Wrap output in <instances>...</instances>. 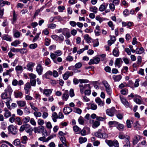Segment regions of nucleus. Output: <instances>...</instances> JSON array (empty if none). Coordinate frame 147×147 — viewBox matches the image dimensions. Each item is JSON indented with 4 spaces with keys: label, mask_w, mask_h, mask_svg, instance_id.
Masks as SVG:
<instances>
[{
    "label": "nucleus",
    "mask_w": 147,
    "mask_h": 147,
    "mask_svg": "<svg viewBox=\"0 0 147 147\" xmlns=\"http://www.w3.org/2000/svg\"><path fill=\"white\" fill-rule=\"evenodd\" d=\"M94 136L98 138L105 139L108 138L107 134L102 129H99L94 132Z\"/></svg>",
    "instance_id": "obj_1"
},
{
    "label": "nucleus",
    "mask_w": 147,
    "mask_h": 147,
    "mask_svg": "<svg viewBox=\"0 0 147 147\" xmlns=\"http://www.w3.org/2000/svg\"><path fill=\"white\" fill-rule=\"evenodd\" d=\"M142 62V58L140 56H139L137 57V63L139 65H140Z\"/></svg>",
    "instance_id": "obj_61"
},
{
    "label": "nucleus",
    "mask_w": 147,
    "mask_h": 147,
    "mask_svg": "<svg viewBox=\"0 0 147 147\" xmlns=\"http://www.w3.org/2000/svg\"><path fill=\"white\" fill-rule=\"evenodd\" d=\"M52 119L53 121L55 122L57 121V119L58 118V116L56 112H54L52 115Z\"/></svg>",
    "instance_id": "obj_31"
},
{
    "label": "nucleus",
    "mask_w": 147,
    "mask_h": 147,
    "mask_svg": "<svg viewBox=\"0 0 147 147\" xmlns=\"http://www.w3.org/2000/svg\"><path fill=\"white\" fill-rule=\"evenodd\" d=\"M20 44V42L19 40H16L11 43V45L14 47H16L17 45Z\"/></svg>",
    "instance_id": "obj_41"
},
{
    "label": "nucleus",
    "mask_w": 147,
    "mask_h": 147,
    "mask_svg": "<svg viewBox=\"0 0 147 147\" xmlns=\"http://www.w3.org/2000/svg\"><path fill=\"white\" fill-rule=\"evenodd\" d=\"M70 73L69 71H66L64 74L63 75V78L65 80H67L68 78Z\"/></svg>",
    "instance_id": "obj_25"
},
{
    "label": "nucleus",
    "mask_w": 147,
    "mask_h": 147,
    "mask_svg": "<svg viewBox=\"0 0 147 147\" xmlns=\"http://www.w3.org/2000/svg\"><path fill=\"white\" fill-rule=\"evenodd\" d=\"M119 138L121 139H123L125 138H126V137L125 135L122 133H120L119 135Z\"/></svg>",
    "instance_id": "obj_59"
},
{
    "label": "nucleus",
    "mask_w": 147,
    "mask_h": 147,
    "mask_svg": "<svg viewBox=\"0 0 147 147\" xmlns=\"http://www.w3.org/2000/svg\"><path fill=\"white\" fill-rule=\"evenodd\" d=\"M119 143L118 141L116 140L113 141V146L115 147H119Z\"/></svg>",
    "instance_id": "obj_54"
},
{
    "label": "nucleus",
    "mask_w": 147,
    "mask_h": 147,
    "mask_svg": "<svg viewBox=\"0 0 147 147\" xmlns=\"http://www.w3.org/2000/svg\"><path fill=\"white\" fill-rule=\"evenodd\" d=\"M113 54L114 56L117 57L119 55V51L118 49L115 48L113 51Z\"/></svg>",
    "instance_id": "obj_30"
},
{
    "label": "nucleus",
    "mask_w": 147,
    "mask_h": 147,
    "mask_svg": "<svg viewBox=\"0 0 147 147\" xmlns=\"http://www.w3.org/2000/svg\"><path fill=\"white\" fill-rule=\"evenodd\" d=\"M20 33L18 31L14 32L13 31V36L16 38H18L20 36Z\"/></svg>",
    "instance_id": "obj_40"
},
{
    "label": "nucleus",
    "mask_w": 147,
    "mask_h": 147,
    "mask_svg": "<svg viewBox=\"0 0 147 147\" xmlns=\"http://www.w3.org/2000/svg\"><path fill=\"white\" fill-rule=\"evenodd\" d=\"M30 80L31 86H35L36 83V80Z\"/></svg>",
    "instance_id": "obj_50"
},
{
    "label": "nucleus",
    "mask_w": 147,
    "mask_h": 147,
    "mask_svg": "<svg viewBox=\"0 0 147 147\" xmlns=\"http://www.w3.org/2000/svg\"><path fill=\"white\" fill-rule=\"evenodd\" d=\"M69 97V92L67 90H65L62 96V99L63 100L67 101Z\"/></svg>",
    "instance_id": "obj_12"
},
{
    "label": "nucleus",
    "mask_w": 147,
    "mask_h": 147,
    "mask_svg": "<svg viewBox=\"0 0 147 147\" xmlns=\"http://www.w3.org/2000/svg\"><path fill=\"white\" fill-rule=\"evenodd\" d=\"M13 144L16 146H18L20 144V141L19 139H16L13 141Z\"/></svg>",
    "instance_id": "obj_43"
},
{
    "label": "nucleus",
    "mask_w": 147,
    "mask_h": 147,
    "mask_svg": "<svg viewBox=\"0 0 147 147\" xmlns=\"http://www.w3.org/2000/svg\"><path fill=\"white\" fill-rule=\"evenodd\" d=\"M95 101L96 103L100 107L103 106L104 105V102L102 101L101 99L99 97L96 98L95 99Z\"/></svg>",
    "instance_id": "obj_13"
},
{
    "label": "nucleus",
    "mask_w": 147,
    "mask_h": 147,
    "mask_svg": "<svg viewBox=\"0 0 147 147\" xmlns=\"http://www.w3.org/2000/svg\"><path fill=\"white\" fill-rule=\"evenodd\" d=\"M35 63L32 62L29 63L27 65L28 69L31 71L33 69V67L35 65Z\"/></svg>",
    "instance_id": "obj_18"
},
{
    "label": "nucleus",
    "mask_w": 147,
    "mask_h": 147,
    "mask_svg": "<svg viewBox=\"0 0 147 147\" xmlns=\"http://www.w3.org/2000/svg\"><path fill=\"white\" fill-rule=\"evenodd\" d=\"M100 122L98 121H95L93 123L92 127L94 128H96L100 125Z\"/></svg>",
    "instance_id": "obj_37"
},
{
    "label": "nucleus",
    "mask_w": 147,
    "mask_h": 147,
    "mask_svg": "<svg viewBox=\"0 0 147 147\" xmlns=\"http://www.w3.org/2000/svg\"><path fill=\"white\" fill-rule=\"evenodd\" d=\"M6 90H5L4 92L2 93L1 94V98L2 99H6L8 100V98H11V97L9 96V94L8 95L7 93L6 92Z\"/></svg>",
    "instance_id": "obj_15"
},
{
    "label": "nucleus",
    "mask_w": 147,
    "mask_h": 147,
    "mask_svg": "<svg viewBox=\"0 0 147 147\" xmlns=\"http://www.w3.org/2000/svg\"><path fill=\"white\" fill-rule=\"evenodd\" d=\"M118 122L115 121H110L108 123V124L110 127H111L118 124Z\"/></svg>",
    "instance_id": "obj_27"
},
{
    "label": "nucleus",
    "mask_w": 147,
    "mask_h": 147,
    "mask_svg": "<svg viewBox=\"0 0 147 147\" xmlns=\"http://www.w3.org/2000/svg\"><path fill=\"white\" fill-rule=\"evenodd\" d=\"M90 130L89 128H84L80 132L81 135L82 136H84L87 134V132L86 130Z\"/></svg>",
    "instance_id": "obj_28"
},
{
    "label": "nucleus",
    "mask_w": 147,
    "mask_h": 147,
    "mask_svg": "<svg viewBox=\"0 0 147 147\" xmlns=\"http://www.w3.org/2000/svg\"><path fill=\"white\" fill-rule=\"evenodd\" d=\"M14 69L13 68H11L8 70H6V71L3 73V76L6 75H9L10 77L11 76V72L13 71Z\"/></svg>",
    "instance_id": "obj_17"
},
{
    "label": "nucleus",
    "mask_w": 147,
    "mask_h": 147,
    "mask_svg": "<svg viewBox=\"0 0 147 147\" xmlns=\"http://www.w3.org/2000/svg\"><path fill=\"white\" fill-rule=\"evenodd\" d=\"M79 143L81 144L86 142L87 140V139L85 137H80L79 138Z\"/></svg>",
    "instance_id": "obj_33"
},
{
    "label": "nucleus",
    "mask_w": 147,
    "mask_h": 147,
    "mask_svg": "<svg viewBox=\"0 0 147 147\" xmlns=\"http://www.w3.org/2000/svg\"><path fill=\"white\" fill-rule=\"evenodd\" d=\"M82 66V63L80 62L77 63L74 65V67L76 69H79L81 68Z\"/></svg>",
    "instance_id": "obj_52"
},
{
    "label": "nucleus",
    "mask_w": 147,
    "mask_h": 147,
    "mask_svg": "<svg viewBox=\"0 0 147 147\" xmlns=\"http://www.w3.org/2000/svg\"><path fill=\"white\" fill-rule=\"evenodd\" d=\"M72 109L69 107H65L63 109V111L65 115H68L72 112Z\"/></svg>",
    "instance_id": "obj_14"
},
{
    "label": "nucleus",
    "mask_w": 147,
    "mask_h": 147,
    "mask_svg": "<svg viewBox=\"0 0 147 147\" xmlns=\"http://www.w3.org/2000/svg\"><path fill=\"white\" fill-rule=\"evenodd\" d=\"M121 94L123 95H125L128 93V90L127 88H125L121 90Z\"/></svg>",
    "instance_id": "obj_45"
},
{
    "label": "nucleus",
    "mask_w": 147,
    "mask_h": 147,
    "mask_svg": "<svg viewBox=\"0 0 147 147\" xmlns=\"http://www.w3.org/2000/svg\"><path fill=\"white\" fill-rule=\"evenodd\" d=\"M78 121L79 124L83 125L84 122V118L81 116H80L78 119Z\"/></svg>",
    "instance_id": "obj_46"
},
{
    "label": "nucleus",
    "mask_w": 147,
    "mask_h": 147,
    "mask_svg": "<svg viewBox=\"0 0 147 147\" xmlns=\"http://www.w3.org/2000/svg\"><path fill=\"white\" fill-rule=\"evenodd\" d=\"M8 130L13 135H15L17 133V129L13 125H10L8 127Z\"/></svg>",
    "instance_id": "obj_3"
},
{
    "label": "nucleus",
    "mask_w": 147,
    "mask_h": 147,
    "mask_svg": "<svg viewBox=\"0 0 147 147\" xmlns=\"http://www.w3.org/2000/svg\"><path fill=\"white\" fill-rule=\"evenodd\" d=\"M131 122L132 123H133V121H131L130 120H127L126 121V125L127 127L128 128H130L131 127Z\"/></svg>",
    "instance_id": "obj_44"
},
{
    "label": "nucleus",
    "mask_w": 147,
    "mask_h": 147,
    "mask_svg": "<svg viewBox=\"0 0 147 147\" xmlns=\"http://www.w3.org/2000/svg\"><path fill=\"white\" fill-rule=\"evenodd\" d=\"M144 51V49L141 47L140 48H137L136 50V53L140 54L142 53Z\"/></svg>",
    "instance_id": "obj_22"
},
{
    "label": "nucleus",
    "mask_w": 147,
    "mask_h": 147,
    "mask_svg": "<svg viewBox=\"0 0 147 147\" xmlns=\"http://www.w3.org/2000/svg\"><path fill=\"white\" fill-rule=\"evenodd\" d=\"M34 115L36 117H39L41 116V113L39 112L35 111L34 113Z\"/></svg>",
    "instance_id": "obj_55"
},
{
    "label": "nucleus",
    "mask_w": 147,
    "mask_h": 147,
    "mask_svg": "<svg viewBox=\"0 0 147 147\" xmlns=\"http://www.w3.org/2000/svg\"><path fill=\"white\" fill-rule=\"evenodd\" d=\"M123 62V61L121 58H117L115 62V67H117L118 68H119L121 66Z\"/></svg>",
    "instance_id": "obj_10"
},
{
    "label": "nucleus",
    "mask_w": 147,
    "mask_h": 147,
    "mask_svg": "<svg viewBox=\"0 0 147 147\" xmlns=\"http://www.w3.org/2000/svg\"><path fill=\"white\" fill-rule=\"evenodd\" d=\"M45 7L44 6H42V7H41L40 9H38L37 10L34 15V18L36 17L38 14V13H40V12Z\"/></svg>",
    "instance_id": "obj_34"
},
{
    "label": "nucleus",
    "mask_w": 147,
    "mask_h": 147,
    "mask_svg": "<svg viewBox=\"0 0 147 147\" xmlns=\"http://www.w3.org/2000/svg\"><path fill=\"white\" fill-rule=\"evenodd\" d=\"M21 142L23 144H26L28 140L27 137L26 136H22L21 138Z\"/></svg>",
    "instance_id": "obj_29"
},
{
    "label": "nucleus",
    "mask_w": 147,
    "mask_h": 147,
    "mask_svg": "<svg viewBox=\"0 0 147 147\" xmlns=\"http://www.w3.org/2000/svg\"><path fill=\"white\" fill-rule=\"evenodd\" d=\"M96 19L99 21L100 23H101L104 20L103 18H101L98 16H97L96 17Z\"/></svg>",
    "instance_id": "obj_63"
},
{
    "label": "nucleus",
    "mask_w": 147,
    "mask_h": 147,
    "mask_svg": "<svg viewBox=\"0 0 147 147\" xmlns=\"http://www.w3.org/2000/svg\"><path fill=\"white\" fill-rule=\"evenodd\" d=\"M16 102L18 106L21 107H24L26 105V102L24 101H17Z\"/></svg>",
    "instance_id": "obj_24"
},
{
    "label": "nucleus",
    "mask_w": 147,
    "mask_h": 147,
    "mask_svg": "<svg viewBox=\"0 0 147 147\" xmlns=\"http://www.w3.org/2000/svg\"><path fill=\"white\" fill-rule=\"evenodd\" d=\"M2 39L6 40L7 41H11L12 40V39L11 37L7 34H4L3 35L2 37Z\"/></svg>",
    "instance_id": "obj_20"
},
{
    "label": "nucleus",
    "mask_w": 147,
    "mask_h": 147,
    "mask_svg": "<svg viewBox=\"0 0 147 147\" xmlns=\"http://www.w3.org/2000/svg\"><path fill=\"white\" fill-rule=\"evenodd\" d=\"M75 110H74V112L77 113L79 114H81L82 111L79 108H75Z\"/></svg>",
    "instance_id": "obj_60"
},
{
    "label": "nucleus",
    "mask_w": 147,
    "mask_h": 147,
    "mask_svg": "<svg viewBox=\"0 0 147 147\" xmlns=\"http://www.w3.org/2000/svg\"><path fill=\"white\" fill-rule=\"evenodd\" d=\"M11 98H8V100H7V101L5 102L6 105H7L8 108L10 109H11L10 108L11 107L9 104V102L10 101H11Z\"/></svg>",
    "instance_id": "obj_53"
},
{
    "label": "nucleus",
    "mask_w": 147,
    "mask_h": 147,
    "mask_svg": "<svg viewBox=\"0 0 147 147\" xmlns=\"http://www.w3.org/2000/svg\"><path fill=\"white\" fill-rule=\"evenodd\" d=\"M11 113L9 111L7 112H5L4 114V117L6 118H7L11 116Z\"/></svg>",
    "instance_id": "obj_58"
},
{
    "label": "nucleus",
    "mask_w": 147,
    "mask_h": 147,
    "mask_svg": "<svg viewBox=\"0 0 147 147\" xmlns=\"http://www.w3.org/2000/svg\"><path fill=\"white\" fill-rule=\"evenodd\" d=\"M73 59L74 58L73 57L69 55L67 57L66 60L67 61L70 62L73 61Z\"/></svg>",
    "instance_id": "obj_64"
},
{
    "label": "nucleus",
    "mask_w": 147,
    "mask_h": 147,
    "mask_svg": "<svg viewBox=\"0 0 147 147\" xmlns=\"http://www.w3.org/2000/svg\"><path fill=\"white\" fill-rule=\"evenodd\" d=\"M120 98L122 103L127 107H129L130 104L123 96H120Z\"/></svg>",
    "instance_id": "obj_8"
},
{
    "label": "nucleus",
    "mask_w": 147,
    "mask_h": 147,
    "mask_svg": "<svg viewBox=\"0 0 147 147\" xmlns=\"http://www.w3.org/2000/svg\"><path fill=\"white\" fill-rule=\"evenodd\" d=\"M34 132L38 133H43L44 132V127L43 126L41 125L38 127H35L34 128Z\"/></svg>",
    "instance_id": "obj_9"
},
{
    "label": "nucleus",
    "mask_w": 147,
    "mask_h": 147,
    "mask_svg": "<svg viewBox=\"0 0 147 147\" xmlns=\"http://www.w3.org/2000/svg\"><path fill=\"white\" fill-rule=\"evenodd\" d=\"M116 111L115 108L113 107L110 109H107L106 110L107 114L111 117H113L114 115V114Z\"/></svg>",
    "instance_id": "obj_5"
},
{
    "label": "nucleus",
    "mask_w": 147,
    "mask_h": 147,
    "mask_svg": "<svg viewBox=\"0 0 147 147\" xmlns=\"http://www.w3.org/2000/svg\"><path fill=\"white\" fill-rule=\"evenodd\" d=\"M80 88V92L82 94H83L84 92V89H91L90 85L89 84H84L83 85L82 84H80L79 85Z\"/></svg>",
    "instance_id": "obj_4"
},
{
    "label": "nucleus",
    "mask_w": 147,
    "mask_h": 147,
    "mask_svg": "<svg viewBox=\"0 0 147 147\" xmlns=\"http://www.w3.org/2000/svg\"><path fill=\"white\" fill-rule=\"evenodd\" d=\"M27 52V50L25 48L19 49V52L21 54H24L26 53Z\"/></svg>",
    "instance_id": "obj_57"
},
{
    "label": "nucleus",
    "mask_w": 147,
    "mask_h": 147,
    "mask_svg": "<svg viewBox=\"0 0 147 147\" xmlns=\"http://www.w3.org/2000/svg\"><path fill=\"white\" fill-rule=\"evenodd\" d=\"M122 77L121 75H114L113 76V79L115 82L119 81L121 79Z\"/></svg>",
    "instance_id": "obj_23"
},
{
    "label": "nucleus",
    "mask_w": 147,
    "mask_h": 147,
    "mask_svg": "<svg viewBox=\"0 0 147 147\" xmlns=\"http://www.w3.org/2000/svg\"><path fill=\"white\" fill-rule=\"evenodd\" d=\"M24 130H25L26 132H30L33 130V129L30 127V125L25 124L22 125L19 129L20 132H23Z\"/></svg>",
    "instance_id": "obj_2"
},
{
    "label": "nucleus",
    "mask_w": 147,
    "mask_h": 147,
    "mask_svg": "<svg viewBox=\"0 0 147 147\" xmlns=\"http://www.w3.org/2000/svg\"><path fill=\"white\" fill-rule=\"evenodd\" d=\"M84 38L88 43L90 42V40L91 39V38L88 34L85 35Z\"/></svg>",
    "instance_id": "obj_35"
},
{
    "label": "nucleus",
    "mask_w": 147,
    "mask_h": 147,
    "mask_svg": "<svg viewBox=\"0 0 147 147\" xmlns=\"http://www.w3.org/2000/svg\"><path fill=\"white\" fill-rule=\"evenodd\" d=\"M43 69V68L40 64H38L36 68V71L39 75L42 74Z\"/></svg>",
    "instance_id": "obj_7"
},
{
    "label": "nucleus",
    "mask_w": 147,
    "mask_h": 147,
    "mask_svg": "<svg viewBox=\"0 0 147 147\" xmlns=\"http://www.w3.org/2000/svg\"><path fill=\"white\" fill-rule=\"evenodd\" d=\"M14 95L15 97L16 98H21V96L23 95V94L21 92L17 93L14 92Z\"/></svg>",
    "instance_id": "obj_38"
},
{
    "label": "nucleus",
    "mask_w": 147,
    "mask_h": 147,
    "mask_svg": "<svg viewBox=\"0 0 147 147\" xmlns=\"http://www.w3.org/2000/svg\"><path fill=\"white\" fill-rule=\"evenodd\" d=\"M100 61V59L98 57H93L88 62V64L91 65L93 64H97Z\"/></svg>",
    "instance_id": "obj_6"
},
{
    "label": "nucleus",
    "mask_w": 147,
    "mask_h": 147,
    "mask_svg": "<svg viewBox=\"0 0 147 147\" xmlns=\"http://www.w3.org/2000/svg\"><path fill=\"white\" fill-rule=\"evenodd\" d=\"M106 143L110 147L113 146V141L110 140H105Z\"/></svg>",
    "instance_id": "obj_49"
},
{
    "label": "nucleus",
    "mask_w": 147,
    "mask_h": 147,
    "mask_svg": "<svg viewBox=\"0 0 147 147\" xmlns=\"http://www.w3.org/2000/svg\"><path fill=\"white\" fill-rule=\"evenodd\" d=\"M102 84L105 87V89L110 87L107 81L106 80L103 81H102Z\"/></svg>",
    "instance_id": "obj_42"
},
{
    "label": "nucleus",
    "mask_w": 147,
    "mask_h": 147,
    "mask_svg": "<svg viewBox=\"0 0 147 147\" xmlns=\"http://www.w3.org/2000/svg\"><path fill=\"white\" fill-rule=\"evenodd\" d=\"M108 4L104 5L103 4L101 5L99 8V10L101 11H104L108 5Z\"/></svg>",
    "instance_id": "obj_26"
},
{
    "label": "nucleus",
    "mask_w": 147,
    "mask_h": 147,
    "mask_svg": "<svg viewBox=\"0 0 147 147\" xmlns=\"http://www.w3.org/2000/svg\"><path fill=\"white\" fill-rule=\"evenodd\" d=\"M30 117L28 116H27L23 118V121L24 123H26L30 121Z\"/></svg>",
    "instance_id": "obj_51"
},
{
    "label": "nucleus",
    "mask_w": 147,
    "mask_h": 147,
    "mask_svg": "<svg viewBox=\"0 0 147 147\" xmlns=\"http://www.w3.org/2000/svg\"><path fill=\"white\" fill-rule=\"evenodd\" d=\"M29 76L30 77V80H36L35 79L36 78V75L31 73L29 74Z\"/></svg>",
    "instance_id": "obj_47"
},
{
    "label": "nucleus",
    "mask_w": 147,
    "mask_h": 147,
    "mask_svg": "<svg viewBox=\"0 0 147 147\" xmlns=\"http://www.w3.org/2000/svg\"><path fill=\"white\" fill-rule=\"evenodd\" d=\"M134 101L137 104H141L142 103V101L139 98H135L134 99Z\"/></svg>",
    "instance_id": "obj_56"
},
{
    "label": "nucleus",
    "mask_w": 147,
    "mask_h": 147,
    "mask_svg": "<svg viewBox=\"0 0 147 147\" xmlns=\"http://www.w3.org/2000/svg\"><path fill=\"white\" fill-rule=\"evenodd\" d=\"M50 57L53 60L54 62L55 63H57V61L55 59L56 57V55L55 54L52 53H51Z\"/></svg>",
    "instance_id": "obj_36"
},
{
    "label": "nucleus",
    "mask_w": 147,
    "mask_h": 147,
    "mask_svg": "<svg viewBox=\"0 0 147 147\" xmlns=\"http://www.w3.org/2000/svg\"><path fill=\"white\" fill-rule=\"evenodd\" d=\"M6 90V92L9 94V96L10 97L11 96L12 93L13 92V90L11 87L10 86H8L7 87V89L5 90Z\"/></svg>",
    "instance_id": "obj_21"
},
{
    "label": "nucleus",
    "mask_w": 147,
    "mask_h": 147,
    "mask_svg": "<svg viewBox=\"0 0 147 147\" xmlns=\"http://www.w3.org/2000/svg\"><path fill=\"white\" fill-rule=\"evenodd\" d=\"M37 46V45L36 43L31 44L29 45V48L30 49H35Z\"/></svg>",
    "instance_id": "obj_62"
},
{
    "label": "nucleus",
    "mask_w": 147,
    "mask_h": 147,
    "mask_svg": "<svg viewBox=\"0 0 147 147\" xmlns=\"http://www.w3.org/2000/svg\"><path fill=\"white\" fill-rule=\"evenodd\" d=\"M31 88V86L30 83L27 82L25 85L24 89L25 91V93L28 94L30 91V89Z\"/></svg>",
    "instance_id": "obj_11"
},
{
    "label": "nucleus",
    "mask_w": 147,
    "mask_h": 147,
    "mask_svg": "<svg viewBox=\"0 0 147 147\" xmlns=\"http://www.w3.org/2000/svg\"><path fill=\"white\" fill-rule=\"evenodd\" d=\"M90 10L91 12L96 13L97 12L98 9L96 6H92L90 7Z\"/></svg>",
    "instance_id": "obj_32"
},
{
    "label": "nucleus",
    "mask_w": 147,
    "mask_h": 147,
    "mask_svg": "<svg viewBox=\"0 0 147 147\" xmlns=\"http://www.w3.org/2000/svg\"><path fill=\"white\" fill-rule=\"evenodd\" d=\"M15 69L17 72L18 71H22L23 70L22 66L20 65L16 66V67Z\"/></svg>",
    "instance_id": "obj_48"
},
{
    "label": "nucleus",
    "mask_w": 147,
    "mask_h": 147,
    "mask_svg": "<svg viewBox=\"0 0 147 147\" xmlns=\"http://www.w3.org/2000/svg\"><path fill=\"white\" fill-rule=\"evenodd\" d=\"M53 89H46L44 90L43 93L45 94L47 96H49L51 94Z\"/></svg>",
    "instance_id": "obj_16"
},
{
    "label": "nucleus",
    "mask_w": 147,
    "mask_h": 147,
    "mask_svg": "<svg viewBox=\"0 0 147 147\" xmlns=\"http://www.w3.org/2000/svg\"><path fill=\"white\" fill-rule=\"evenodd\" d=\"M47 26L48 28L53 29L56 28V25L55 24L51 23L48 24L47 25Z\"/></svg>",
    "instance_id": "obj_39"
},
{
    "label": "nucleus",
    "mask_w": 147,
    "mask_h": 147,
    "mask_svg": "<svg viewBox=\"0 0 147 147\" xmlns=\"http://www.w3.org/2000/svg\"><path fill=\"white\" fill-rule=\"evenodd\" d=\"M129 136L126 138L125 141L126 144L123 146L124 147H130V143L129 141Z\"/></svg>",
    "instance_id": "obj_19"
}]
</instances>
